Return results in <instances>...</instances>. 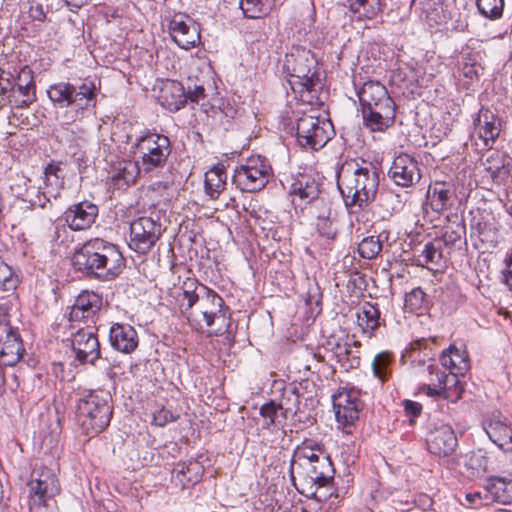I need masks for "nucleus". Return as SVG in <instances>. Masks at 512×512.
<instances>
[{"mask_svg":"<svg viewBox=\"0 0 512 512\" xmlns=\"http://www.w3.org/2000/svg\"><path fill=\"white\" fill-rule=\"evenodd\" d=\"M181 312L189 324L197 330L212 328L209 336H221L230 328V317L224 308V300L212 289L198 285L188 278L183 282L177 297Z\"/></svg>","mask_w":512,"mask_h":512,"instance_id":"1","label":"nucleus"},{"mask_svg":"<svg viewBox=\"0 0 512 512\" xmlns=\"http://www.w3.org/2000/svg\"><path fill=\"white\" fill-rule=\"evenodd\" d=\"M317 66L313 53L304 47L293 46L285 55L283 69L287 73L288 83L304 104H323V84Z\"/></svg>","mask_w":512,"mask_h":512,"instance_id":"2","label":"nucleus"},{"mask_svg":"<svg viewBox=\"0 0 512 512\" xmlns=\"http://www.w3.org/2000/svg\"><path fill=\"white\" fill-rule=\"evenodd\" d=\"M73 266L103 281L115 279L125 266L118 247L101 238L86 241L72 257Z\"/></svg>","mask_w":512,"mask_h":512,"instance_id":"3","label":"nucleus"},{"mask_svg":"<svg viewBox=\"0 0 512 512\" xmlns=\"http://www.w3.org/2000/svg\"><path fill=\"white\" fill-rule=\"evenodd\" d=\"M338 187L346 206L364 208L376 197L379 187L378 170L365 160L346 162L338 175Z\"/></svg>","mask_w":512,"mask_h":512,"instance_id":"4","label":"nucleus"},{"mask_svg":"<svg viewBox=\"0 0 512 512\" xmlns=\"http://www.w3.org/2000/svg\"><path fill=\"white\" fill-rule=\"evenodd\" d=\"M364 124L371 131L383 132L395 121V103L379 81L364 82L357 90Z\"/></svg>","mask_w":512,"mask_h":512,"instance_id":"5","label":"nucleus"},{"mask_svg":"<svg viewBox=\"0 0 512 512\" xmlns=\"http://www.w3.org/2000/svg\"><path fill=\"white\" fill-rule=\"evenodd\" d=\"M49 99L60 107L72 106L65 112L67 123L79 120L83 112L96 105V85L93 80L85 79L80 85L60 82L47 90Z\"/></svg>","mask_w":512,"mask_h":512,"instance_id":"6","label":"nucleus"},{"mask_svg":"<svg viewBox=\"0 0 512 512\" xmlns=\"http://www.w3.org/2000/svg\"><path fill=\"white\" fill-rule=\"evenodd\" d=\"M112 407L106 394L90 392L79 399L77 420L87 435H97L110 423Z\"/></svg>","mask_w":512,"mask_h":512,"instance_id":"7","label":"nucleus"},{"mask_svg":"<svg viewBox=\"0 0 512 512\" xmlns=\"http://www.w3.org/2000/svg\"><path fill=\"white\" fill-rule=\"evenodd\" d=\"M30 512H49V500L59 492L58 480L47 467L34 469L28 483Z\"/></svg>","mask_w":512,"mask_h":512,"instance_id":"8","label":"nucleus"},{"mask_svg":"<svg viewBox=\"0 0 512 512\" xmlns=\"http://www.w3.org/2000/svg\"><path fill=\"white\" fill-rule=\"evenodd\" d=\"M332 122L314 114H304L297 121V139L301 146L313 150L322 148L333 136Z\"/></svg>","mask_w":512,"mask_h":512,"instance_id":"9","label":"nucleus"},{"mask_svg":"<svg viewBox=\"0 0 512 512\" xmlns=\"http://www.w3.org/2000/svg\"><path fill=\"white\" fill-rule=\"evenodd\" d=\"M271 175L272 168L267 160L261 156H255L236 167L233 182L242 191L257 192L267 185Z\"/></svg>","mask_w":512,"mask_h":512,"instance_id":"10","label":"nucleus"},{"mask_svg":"<svg viewBox=\"0 0 512 512\" xmlns=\"http://www.w3.org/2000/svg\"><path fill=\"white\" fill-rule=\"evenodd\" d=\"M136 152L141 158V168L149 172L164 167L171 153V143L165 135L148 133L137 140Z\"/></svg>","mask_w":512,"mask_h":512,"instance_id":"11","label":"nucleus"},{"mask_svg":"<svg viewBox=\"0 0 512 512\" xmlns=\"http://www.w3.org/2000/svg\"><path fill=\"white\" fill-rule=\"evenodd\" d=\"M162 235V225L151 217H139L130 224L129 247L137 253H148Z\"/></svg>","mask_w":512,"mask_h":512,"instance_id":"12","label":"nucleus"},{"mask_svg":"<svg viewBox=\"0 0 512 512\" xmlns=\"http://www.w3.org/2000/svg\"><path fill=\"white\" fill-rule=\"evenodd\" d=\"M304 483L315 490L311 492V496L318 501L326 499L332 493H322V488L330 487L334 478V467L330 457L327 454H318V459L311 462V470H302Z\"/></svg>","mask_w":512,"mask_h":512,"instance_id":"13","label":"nucleus"},{"mask_svg":"<svg viewBox=\"0 0 512 512\" xmlns=\"http://www.w3.org/2000/svg\"><path fill=\"white\" fill-rule=\"evenodd\" d=\"M168 29L172 40L182 49L189 50L200 44V25L187 14H174Z\"/></svg>","mask_w":512,"mask_h":512,"instance_id":"14","label":"nucleus"},{"mask_svg":"<svg viewBox=\"0 0 512 512\" xmlns=\"http://www.w3.org/2000/svg\"><path fill=\"white\" fill-rule=\"evenodd\" d=\"M25 348L20 335L6 315L0 317V364L13 366L23 357Z\"/></svg>","mask_w":512,"mask_h":512,"instance_id":"15","label":"nucleus"},{"mask_svg":"<svg viewBox=\"0 0 512 512\" xmlns=\"http://www.w3.org/2000/svg\"><path fill=\"white\" fill-rule=\"evenodd\" d=\"M69 357L73 358L72 363L78 362L79 364H94L100 357V345L93 328H80L72 334Z\"/></svg>","mask_w":512,"mask_h":512,"instance_id":"16","label":"nucleus"},{"mask_svg":"<svg viewBox=\"0 0 512 512\" xmlns=\"http://www.w3.org/2000/svg\"><path fill=\"white\" fill-rule=\"evenodd\" d=\"M7 100L15 108H26L36 100L34 75L28 66L19 67Z\"/></svg>","mask_w":512,"mask_h":512,"instance_id":"17","label":"nucleus"},{"mask_svg":"<svg viewBox=\"0 0 512 512\" xmlns=\"http://www.w3.org/2000/svg\"><path fill=\"white\" fill-rule=\"evenodd\" d=\"M388 176L396 185L405 188L417 184L421 179L417 161L408 154L394 158Z\"/></svg>","mask_w":512,"mask_h":512,"instance_id":"18","label":"nucleus"},{"mask_svg":"<svg viewBox=\"0 0 512 512\" xmlns=\"http://www.w3.org/2000/svg\"><path fill=\"white\" fill-rule=\"evenodd\" d=\"M360 406L358 393L352 389L341 391L333 398L336 420L344 426L353 424L359 418Z\"/></svg>","mask_w":512,"mask_h":512,"instance_id":"19","label":"nucleus"},{"mask_svg":"<svg viewBox=\"0 0 512 512\" xmlns=\"http://www.w3.org/2000/svg\"><path fill=\"white\" fill-rule=\"evenodd\" d=\"M98 216V207L89 202L83 201L70 206L63 213V220L73 231H81L91 227Z\"/></svg>","mask_w":512,"mask_h":512,"instance_id":"20","label":"nucleus"},{"mask_svg":"<svg viewBox=\"0 0 512 512\" xmlns=\"http://www.w3.org/2000/svg\"><path fill=\"white\" fill-rule=\"evenodd\" d=\"M426 442L428 450L440 457L451 455L457 447V437L449 425H441L431 430Z\"/></svg>","mask_w":512,"mask_h":512,"instance_id":"21","label":"nucleus"},{"mask_svg":"<svg viewBox=\"0 0 512 512\" xmlns=\"http://www.w3.org/2000/svg\"><path fill=\"white\" fill-rule=\"evenodd\" d=\"M102 306V297L93 291H83L76 298L69 313L70 321L92 318Z\"/></svg>","mask_w":512,"mask_h":512,"instance_id":"22","label":"nucleus"},{"mask_svg":"<svg viewBox=\"0 0 512 512\" xmlns=\"http://www.w3.org/2000/svg\"><path fill=\"white\" fill-rule=\"evenodd\" d=\"M474 124L479 138L491 147L501 131L499 118L488 108H481Z\"/></svg>","mask_w":512,"mask_h":512,"instance_id":"23","label":"nucleus"},{"mask_svg":"<svg viewBox=\"0 0 512 512\" xmlns=\"http://www.w3.org/2000/svg\"><path fill=\"white\" fill-rule=\"evenodd\" d=\"M489 439L505 452L512 449V422L506 418L494 417L484 423Z\"/></svg>","mask_w":512,"mask_h":512,"instance_id":"24","label":"nucleus"},{"mask_svg":"<svg viewBox=\"0 0 512 512\" xmlns=\"http://www.w3.org/2000/svg\"><path fill=\"white\" fill-rule=\"evenodd\" d=\"M109 340L116 350L129 354L138 346L136 330L128 324L115 323L110 328Z\"/></svg>","mask_w":512,"mask_h":512,"instance_id":"25","label":"nucleus"},{"mask_svg":"<svg viewBox=\"0 0 512 512\" xmlns=\"http://www.w3.org/2000/svg\"><path fill=\"white\" fill-rule=\"evenodd\" d=\"M489 502L512 504V478L491 476L483 484Z\"/></svg>","mask_w":512,"mask_h":512,"instance_id":"26","label":"nucleus"},{"mask_svg":"<svg viewBox=\"0 0 512 512\" xmlns=\"http://www.w3.org/2000/svg\"><path fill=\"white\" fill-rule=\"evenodd\" d=\"M428 198L432 209L443 212L450 209L456 199V189L448 182H435L429 187Z\"/></svg>","mask_w":512,"mask_h":512,"instance_id":"27","label":"nucleus"},{"mask_svg":"<svg viewBox=\"0 0 512 512\" xmlns=\"http://www.w3.org/2000/svg\"><path fill=\"white\" fill-rule=\"evenodd\" d=\"M160 104L171 112L181 109L187 102L184 86L177 81H167L163 84L159 94Z\"/></svg>","mask_w":512,"mask_h":512,"instance_id":"28","label":"nucleus"},{"mask_svg":"<svg viewBox=\"0 0 512 512\" xmlns=\"http://www.w3.org/2000/svg\"><path fill=\"white\" fill-rule=\"evenodd\" d=\"M441 365L449 369L450 373L464 375L470 368L469 357L464 349L450 346L447 350L443 351L440 356Z\"/></svg>","mask_w":512,"mask_h":512,"instance_id":"29","label":"nucleus"},{"mask_svg":"<svg viewBox=\"0 0 512 512\" xmlns=\"http://www.w3.org/2000/svg\"><path fill=\"white\" fill-rule=\"evenodd\" d=\"M318 193V183L310 175L300 174L291 184L290 194L293 197V203H296V198L301 202L309 203L318 197Z\"/></svg>","mask_w":512,"mask_h":512,"instance_id":"30","label":"nucleus"},{"mask_svg":"<svg viewBox=\"0 0 512 512\" xmlns=\"http://www.w3.org/2000/svg\"><path fill=\"white\" fill-rule=\"evenodd\" d=\"M318 454H325L321 446L312 440H305L293 454L291 468L299 467L302 470H311V462L318 459Z\"/></svg>","mask_w":512,"mask_h":512,"instance_id":"31","label":"nucleus"},{"mask_svg":"<svg viewBox=\"0 0 512 512\" xmlns=\"http://www.w3.org/2000/svg\"><path fill=\"white\" fill-rule=\"evenodd\" d=\"M259 414L263 419L262 427L270 431L282 428L288 418L275 400L264 403L260 407Z\"/></svg>","mask_w":512,"mask_h":512,"instance_id":"32","label":"nucleus"},{"mask_svg":"<svg viewBox=\"0 0 512 512\" xmlns=\"http://www.w3.org/2000/svg\"><path fill=\"white\" fill-rule=\"evenodd\" d=\"M418 265L431 271H439L444 267L445 261L440 242H430L417 257Z\"/></svg>","mask_w":512,"mask_h":512,"instance_id":"33","label":"nucleus"},{"mask_svg":"<svg viewBox=\"0 0 512 512\" xmlns=\"http://www.w3.org/2000/svg\"><path fill=\"white\" fill-rule=\"evenodd\" d=\"M439 377V386L443 387V389L432 388L433 398H443L452 402L457 401L462 393V386L458 377L450 372L445 375H439Z\"/></svg>","mask_w":512,"mask_h":512,"instance_id":"34","label":"nucleus"},{"mask_svg":"<svg viewBox=\"0 0 512 512\" xmlns=\"http://www.w3.org/2000/svg\"><path fill=\"white\" fill-rule=\"evenodd\" d=\"M227 173L223 166H215L205 173V192L211 199H218L226 187Z\"/></svg>","mask_w":512,"mask_h":512,"instance_id":"35","label":"nucleus"},{"mask_svg":"<svg viewBox=\"0 0 512 512\" xmlns=\"http://www.w3.org/2000/svg\"><path fill=\"white\" fill-rule=\"evenodd\" d=\"M356 316L358 325L365 333L372 335L379 326L380 312L378 308L370 302H364L357 311Z\"/></svg>","mask_w":512,"mask_h":512,"instance_id":"36","label":"nucleus"},{"mask_svg":"<svg viewBox=\"0 0 512 512\" xmlns=\"http://www.w3.org/2000/svg\"><path fill=\"white\" fill-rule=\"evenodd\" d=\"M60 164L50 163L44 171L45 178V191L43 192L44 198L47 200V194L56 197L59 190L63 187V175Z\"/></svg>","mask_w":512,"mask_h":512,"instance_id":"37","label":"nucleus"},{"mask_svg":"<svg viewBox=\"0 0 512 512\" xmlns=\"http://www.w3.org/2000/svg\"><path fill=\"white\" fill-rule=\"evenodd\" d=\"M174 473H176V478L185 486L199 481L203 473V466L196 460H189L177 464Z\"/></svg>","mask_w":512,"mask_h":512,"instance_id":"38","label":"nucleus"},{"mask_svg":"<svg viewBox=\"0 0 512 512\" xmlns=\"http://www.w3.org/2000/svg\"><path fill=\"white\" fill-rule=\"evenodd\" d=\"M350 10L359 18L373 19L382 10L380 0H348Z\"/></svg>","mask_w":512,"mask_h":512,"instance_id":"39","label":"nucleus"},{"mask_svg":"<svg viewBox=\"0 0 512 512\" xmlns=\"http://www.w3.org/2000/svg\"><path fill=\"white\" fill-rule=\"evenodd\" d=\"M274 0H240L239 5L247 18L256 19L266 15Z\"/></svg>","mask_w":512,"mask_h":512,"instance_id":"40","label":"nucleus"},{"mask_svg":"<svg viewBox=\"0 0 512 512\" xmlns=\"http://www.w3.org/2000/svg\"><path fill=\"white\" fill-rule=\"evenodd\" d=\"M393 362V354L383 351L375 355L372 361V371L374 376L382 383L388 380L391 375V365Z\"/></svg>","mask_w":512,"mask_h":512,"instance_id":"41","label":"nucleus"},{"mask_svg":"<svg viewBox=\"0 0 512 512\" xmlns=\"http://www.w3.org/2000/svg\"><path fill=\"white\" fill-rule=\"evenodd\" d=\"M277 404L288 416L296 415L300 405V395L297 388L292 386L284 387Z\"/></svg>","mask_w":512,"mask_h":512,"instance_id":"42","label":"nucleus"},{"mask_svg":"<svg viewBox=\"0 0 512 512\" xmlns=\"http://www.w3.org/2000/svg\"><path fill=\"white\" fill-rule=\"evenodd\" d=\"M483 165L494 181L501 180L508 174L504 157L499 152L491 153Z\"/></svg>","mask_w":512,"mask_h":512,"instance_id":"43","label":"nucleus"},{"mask_svg":"<svg viewBox=\"0 0 512 512\" xmlns=\"http://www.w3.org/2000/svg\"><path fill=\"white\" fill-rule=\"evenodd\" d=\"M458 69L464 78L473 80L478 77V72L482 68L475 54L464 53L458 60Z\"/></svg>","mask_w":512,"mask_h":512,"instance_id":"44","label":"nucleus"},{"mask_svg":"<svg viewBox=\"0 0 512 512\" xmlns=\"http://www.w3.org/2000/svg\"><path fill=\"white\" fill-rule=\"evenodd\" d=\"M19 67L6 63L0 67V95L8 96L17 78Z\"/></svg>","mask_w":512,"mask_h":512,"instance_id":"45","label":"nucleus"},{"mask_svg":"<svg viewBox=\"0 0 512 512\" xmlns=\"http://www.w3.org/2000/svg\"><path fill=\"white\" fill-rule=\"evenodd\" d=\"M479 12L486 18L496 20L502 16L504 0H477Z\"/></svg>","mask_w":512,"mask_h":512,"instance_id":"46","label":"nucleus"},{"mask_svg":"<svg viewBox=\"0 0 512 512\" xmlns=\"http://www.w3.org/2000/svg\"><path fill=\"white\" fill-rule=\"evenodd\" d=\"M473 230L480 240L493 246L497 242V231L491 223L482 219L475 220L472 224Z\"/></svg>","mask_w":512,"mask_h":512,"instance_id":"47","label":"nucleus"},{"mask_svg":"<svg viewBox=\"0 0 512 512\" xmlns=\"http://www.w3.org/2000/svg\"><path fill=\"white\" fill-rule=\"evenodd\" d=\"M382 250V243L379 236H369L364 238L358 245V252L362 258L373 259Z\"/></svg>","mask_w":512,"mask_h":512,"instance_id":"48","label":"nucleus"},{"mask_svg":"<svg viewBox=\"0 0 512 512\" xmlns=\"http://www.w3.org/2000/svg\"><path fill=\"white\" fill-rule=\"evenodd\" d=\"M427 298L425 292L416 287L405 295V308L411 312H417L427 306Z\"/></svg>","mask_w":512,"mask_h":512,"instance_id":"49","label":"nucleus"},{"mask_svg":"<svg viewBox=\"0 0 512 512\" xmlns=\"http://www.w3.org/2000/svg\"><path fill=\"white\" fill-rule=\"evenodd\" d=\"M139 166L134 162H126L119 167L117 175L114 177L117 180L118 185L120 181L125 185L133 183L139 174Z\"/></svg>","mask_w":512,"mask_h":512,"instance_id":"50","label":"nucleus"},{"mask_svg":"<svg viewBox=\"0 0 512 512\" xmlns=\"http://www.w3.org/2000/svg\"><path fill=\"white\" fill-rule=\"evenodd\" d=\"M428 372H429V383L423 385L420 388V391L425 393L429 397H433V390L432 388H440L443 389V387L439 386V375H445L446 372L442 371L438 366L435 365H429L428 366Z\"/></svg>","mask_w":512,"mask_h":512,"instance_id":"51","label":"nucleus"},{"mask_svg":"<svg viewBox=\"0 0 512 512\" xmlns=\"http://www.w3.org/2000/svg\"><path fill=\"white\" fill-rule=\"evenodd\" d=\"M29 182L30 180L24 175H16V177L13 179V182L10 185V189L16 197L23 198L26 196V193L28 191Z\"/></svg>","mask_w":512,"mask_h":512,"instance_id":"52","label":"nucleus"},{"mask_svg":"<svg viewBox=\"0 0 512 512\" xmlns=\"http://www.w3.org/2000/svg\"><path fill=\"white\" fill-rule=\"evenodd\" d=\"M317 228L321 235L327 238H334L336 235V228L333 226V220L330 216H318Z\"/></svg>","mask_w":512,"mask_h":512,"instance_id":"53","label":"nucleus"},{"mask_svg":"<svg viewBox=\"0 0 512 512\" xmlns=\"http://www.w3.org/2000/svg\"><path fill=\"white\" fill-rule=\"evenodd\" d=\"M468 468L476 470L479 472H486L487 471V459L486 457L481 453H473L467 462Z\"/></svg>","mask_w":512,"mask_h":512,"instance_id":"54","label":"nucleus"},{"mask_svg":"<svg viewBox=\"0 0 512 512\" xmlns=\"http://www.w3.org/2000/svg\"><path fill=\"white\" fill-rule=\"evenodd\" d=\"M465 499H466L469 507H480L484 504L489 503V499L486 497L485 490H484V492L475 491V492L466 493Z\"/></svg>","mask_w":512,"mask_h":512,"instance_id":"55","label":"nucleus"},{"mask_svg":"<svg viewBox=\"0 0 512 512\" xmlns=\"http://www.w3.org/2000/svg\"><path fill=\"white\" fill-rule=\"evenodd\" d=\"M29 17L36 21H44L46 18V12L44 10V5L37 0H32L29 5L28 10Z\"/></svg>","mask_w":512,"mask_h":512,"instance_id":"56","label":"nucleus"},{"mask_svg":"<svg viewBox=\"0 0 512 512\" xmlns=\"http://www.w3.org/2000/svg\"><path fill=\"white\" fill-rule=\"evenodd\" d=\"M464 225H457V229H447L443 235L445 244L454 245L461 240V233L464 232Z\"/></svg>","mask_w":512,"mask_h":512,"instance_id":"57","label":"nucleus"},{"mask_svg":"<svg viewBox=\"0 0 512 512\" xmlns=\"http://www.w3.org/2000/svg\"><path fill=\"white\" fill-rule=\"evenodd\" d=\"M413 4L419 5L423 12L427 16L437 11V6L440 4V0H413Z\"/></svg>","mask_w":512,"mask_h":512,"instance_id":"58","label":"nucleus"},{"mask_svg":"<svg viewBox=\"0 0 512 512\" xmlns=\"http://www.w3.org/2000/svg\"><path fill=\"white\" fill-rule=\"evenodd\" d=\"M187 100H191L192 102H198L200 99H203L205 96V89L202 85H194L193 88L188 87V92L186 93Z\"/></svg>","mask_w":512,"mask_h":512,"instance_id":"59","label":"nucleus"},{"mask_svg":"<svg viewBox=\"0 0 512 512\" xmlns=\"http://www.w3.org/2000/svg\"><path fill=\"white\" fill-rule=\"evenodd\" d=\"M421 405L411 400L404 401V410L408 416L417 417L421 413Z\"/></svg>","mask_w":512,"mask_h":512,"instance_id":"60","label":"nucleus"},{"mask_svg":"<svg viewBox=\"0 0 512 512\" xmlns=\"http://www.w3.org/2000/svg\"><path fill=\"white\" fill-rule=\"evenodd\" d=\"M505 263L507 266V273L504 276H505L506 282L508 283L509 277L512 278V252L506 258Z\"/></svg>","mask_w":512,"mask_h":512,"instance_id":"61","label":"nucleus"},{"mask_svg":"<svg viewBox=\"0 0 512 512\" xmlns=\"http://www.w3.org/2000/svg\"><path fill=\"white\" fill-rule=\"evenodd\" d=\"M67 5L80 8L86 4L87 0H63Z\"/></svg>","mask_w":512,"mask_h":512,"instance_id":"62","label":"nucleus"},{"mask_svg":"<svg viewBox=\"0 0 512 512\" xmlns=\"http://www.w3.org/2000/svg\"><path fill=\"white\" fill-rule=\"evenodd\" d=\"M162 412H159V414H155L153 417V421L156 425L163 426L166 423V418L162 417Z\"/></svg>","mask_w":512,"mask_h":512,"instance_id":"63","label":"nucleus"},{"mask_svg":"<svg viewBox=\"0 0 512 512\" xmlns=\"http://www.w3.org/2000/svg\"><path fill=\"white\" fill-rule=\"evenodd\" d=\"M75 128H76V130L74 128H72L70 132L72 134L77 132L79 134L78 139L79 140H84L85 131L83 129L77 127V126Z\"/></svg>","mask_w":512,"mask_h":512,"instance_id":"64","label":"nucleus"}]
</instances>
